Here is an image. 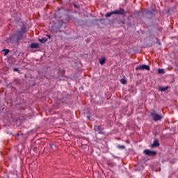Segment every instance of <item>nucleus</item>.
<instances>
[{"label":"nucleus","instance_id":"1","mask_svg":"<svg viewBox=\"0 0 178 178\" xmlns=\"http://www.w3.org/2000/svg\"><path fill=\"white\" fill-rule=\"evenodd\" d=\"M23 35L21 32L16 31L15 33L10 34L7 39L8 44H16L19 45L20 40H23Z\"/></svg>","mask_w":178,"mask_h":178},{"label":"nucleus","instance_id":"2","mask_svg":"<svg viewBox=\"0 0 178 178\" xmlns=\"http://www.w3.org/2000/svg\"><path fill=\"white\" fill-rule=\"evenodd\" d=\"M152 118V120H154V122H159L161 120H162V118H163V115H159L158 113H156L155 111L152 112L150 113Z\"/></svg>","mask_w":178,"mask_h":178},{"label":"nucleus","instance_id":"3","mask_svg":"<svg viewBox=\"0 0 178 178\" xmlns=\"http://www.w3.org/2000/svg\"><path fill=\"white\" fill-rule=\"evenodd\" d=\"M113 15H120V16H126V10L124 8H119V10H115L113 11Z\"/></svg>","mask_w":178,"mask_h":178},{"label":"nucleus","instance_id":"4","mask_svg":"<svg viewBox=\"0 0 178 178\" xmlns=\"http://www.w3.org/2000/svg\"><path fill=\"white\" fill-rule=\"evenodd\" d=\"M135 70L138 71V70H150V68L149 65H139L136 66Z\"/></svg>","mask_w":178,"mask_h":178},{"label":"nucleus","instance_id":"5","mask_svg":"<svg viewBox=\"0 0 178 178\" xmlns=\"http://www.w3.org/2000/svg\"><path fill=\"white\" fill-rule=\"evenodd\" d=\"M143 154L147 155V156H155L156 155V152L146 149L143 151Z\"/></svg>","mask_w":178,"mask_h":178},{"label":"nucleus","instance_id":"6","mask_svg":"<svg viewBox=\"0 0 178 178\" xmlns=\"http://www.w3.org/2000/svg\"><path fill=\"white\" fill-rule=\"evenodd\" d=\"M158 14V10L155 8H152L151 10L147 9L146 10V15H149L150 16H155V15Z\"/></svg>","mask_w":178,"mask_h":178},{"label":"nucleus","instance_id":"7","mask_svg":"<svg viewBox=\"0 0 178 178\" xmlns=\"http://www.w3.org/2000/svg\"><path fill=\"white\" fill-rule=\"evenodd\" d=\"M17 32L21 33L22 36L24 37V34H26V33H27V26H26L25 25L22 26L21 27L20 31H17Z\"/></svg>","mask_w":178,"mask_h":178},{"label":"nucleus","instance_id":"8","mask_svg":"<svg viewBox=\"0 0 178 178\" xmlns=\"http://www.w3.org/2000/svg\"><path fill=\"white\" fill-rule=\"evenodd\" d=\"M49 147L51 152H55V151H57L58 149V147H56V145H54L53 143H50Z\"/></svg>","mask_w":178,"mask_h":178},{"label":"nucleus","instance_id":"9","mask_svg":"<svg viewBox=\"0 0 178 178\" xmlns=\"http://www.w3.org/2000/svg\"><path fill=\"white\" fill-rule=\"evenodd\" d=\"M159 140L158 139H154L153 143L150 145L152 148H154L155 147H159Z\"/></svg>","mask_w":178,"mask_h":178},{"label":"nucleus","instance_id":"10","mask_svg":"<svg viewBox=\"0 0 178 178\" xmlns=\"http://www.w3.org/2000/svg\"><path fill=\"white\" fill-rule=\"evenodd\" d=\"M31 48L33 49H38V48H40V44L38 43H32L31 44Z\"/></svg>","mask_w":178,"mask_h":178},{"label":"nucleus","instance_id":"11","mask_svg":"<svg viewBox=\"0 0 178 178\" xmlns=\"http://www.w3.org/2000/svg\"><path fill=\"white\" fill-rule=\"evenodd\" d=\"M99 63L100 65H105L106 62V58H105V56H102V58L99 60Z\"/></svg>","mask_w":178,"mask_h":178},{"label":"nucleus","instance_id":"12","mask_svg":"<svg viewBox=\"0 0 178 178\" xmlns=\"http://www.w3.org/2000/svg\"><path fill=\"white\" fill-rule=\"evenodd\" d=\"M94 130L95 131H99L100 130H102V126H99V125H95L94 127Z\"/></svg>","mask_w":178,"mask_h":178},{"label":"nucleus","instance_id":"13","mask_svg":"<svg viewBox=\"0 0 178 178\" xmlns=\"http://www.w3.org/2000/svg\"><path fill=\"white\" fill-rule=\"evenodd\" d=\"M134 15L135 17H140V15H141V11H134Z\"/></svg>","mask_w":178,"mask_h":178},{"label":"nucleus","instance_id":"14","mask_svg":"<svg viewBox=\"0 0 178 178\" xmlns=\"http://www.w3.org/2000/svg\"><path fill=\"white\" fill-rule=\"evenodd\" d=\"M39 41L42 44H45V42H47V41H48V39L47 38H43L42 39H39Z\"/></svg>","mask_w":178,"mask_h":178},{"label":"nucleus","instance_id":"15","mask_svg":"<svg viewBox=\"0 0 178 178\" xmlns=\"http://www.w3.org/2000/svg\"><path fill=\"white\" fill-rule=\"evenodd\" d=\"M168 88H169L168 86H166V87L160 86L159 88V91H166V90H168Z\"/></svg>","mask_w":178,"mask_h":178},{"label":"nucleus","instance_id":"16","mask_svg":"<svg viewBox=\"0 0 178 178\" xmlns=\"http://www.w3.org/2000/svg\"><path fill=\"white\" fill-rule=\"evenodd\" d=\"M3 51L4 52V56H6L9 54V49H3Z\"/></svg>","mask_w":178,"mask_h":178},{"label":"nucleus","instance_id":"17","mask_svg":"<svg viewBox=\"0 0 178 178\" xmlns=\"http://www.w3.org/2000/svg\"><path fill=\"white\" fill-rule=\"evenodd\" d=\"M111 15H113V11L106 13L105 16H106V17H111Z\"/></svg>","mask_w":178,"mask_h":178},{"label":"nucleus","instance_id":"18","mask_svg":"<svg viewBox=\"0 0 178 178\" xmlns=\"http://www.w3.org/2000/svg\"><path fill=\"white\" fill-rule=\"evenodd\" d=\"M117 147L119 149H124L126 148V146L120 145H118Z\"/></svg>","mask_w":178,"mask_h":178},{"label":"nucleus","instance_id":"19","mask_svg":"<svg viewBox=\"0 0 178 178\" xmlns=\"http://www.w3.org/2000/svg\"><path fill=\"white\" fill-rule=\"evenodd\" d=\"M158 72L159 73V74H163V73H165V70H163V69H159L158 70Z\"/></svg>","mask_w":178,"mask_h":178},{"label":"nucleus","instance_id":"20","mask_svg":"<svg viewBox=\"0 0 178 178\" xmlns=\"http://www.w3.org/2000/svg\"><path fill=\"white\" fill-rule=\"evenodd\" d=\"M98 134H102L103 136H105L106 133L105 131H102V130L98 131Z\"/></svg>","mask_w":178,"mask_h":178},{"label":"nucleus","instance_id":"21","mask_svg":"<svg viewBox=\"0 0 178 178\" xmlns=\"http://www.w3.org/2000/svg\"><path fill=\"white\" fill-rule=\"evenodd\" d=\"M120 83H122V84H126V83H127V81L124 79H121Z\"/></svg>","mask_w":178,"mask_h":178},{"label":"nucleus","instance_id":"22","mask_svg":"<svg viewBox=\"0 0 178 178\" xmlns=\"http://www.w3.org/2000/svg\"><path fill=\"white\" fill-rule=\"evenodd\" d=\"M13 70H14V72H17L18 73H20V70H19V68H13Z\"/></svg>","mask_w":178,"mask_h":178},{"label":"nucleus","instance_id":"23","mask_svg":"<svg viewBox=\"0 0 178 178\" xmlns=\"http://www.w3.org/2000/svg\"><path fill=\"white\" fill-rule=\"evenodd\" d=\"M73 6L74 7L79 8V6H77V4H76L75 3H73Z\"/></svg>","mask_w":178,"mask_h":178},{"label":"nucleus","instance_id":"24","mask_svg":"<svg viewBox=\"0 0 178 178\" xmlns=\"http://www.w3.org/2000/svg\"><path fill=\"white\" fill-rule=\"evenodd\" d=\"M65 73H66V71L65 70H63L61 71V74H65Z\"/></svg>","mask_w":178,"mask_h":178},{"label":"nucleus","instance_id":"25","mask_svg":"<svg viewBox=\"0 0 178 178\" xmlns=\"http://www.w3.org/2000/svg\"><path fill=\"white\" fill-rule=\"evenodd\" d=\"M47 37H48V38H49V40H51V35H46Z\"/></svg>","mask_w":178,"mask_h":178},{"label":"nucleus","instance_id":"26","mask_svg":"<svg viewBox=\"0 0 178 178\" xmlns=\"http://www.w3.org/2000/svg\"><path fill=\"white\" fill-rule=\"evenodd\" d=\"M159 45H161V42H159Z\"/></svg>","mask_w":178,"mask_h":178}]
</instances>
